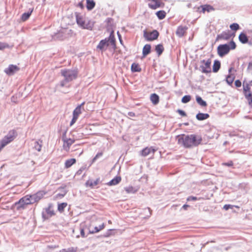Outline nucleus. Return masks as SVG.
<instances>
[{
  "label": "nucleus",
  "mask_w": 252,
  "mask_h": 252,
  "mask_svg": "<svg viewBox=\"0 0 252 252\" xmlns=\"http://www.w3.org/2000/svg\"><path fill=\"white\" fill-rule=\"evenodd\" d=\"M178 143L185 148H192L200 145L202 142V138L200 135L191 134H182L176 137Z\"/></svg>",
  "instance_id": "1"
},
{
  "label": "nucleus",
  "mask_w": 252,
  "mask_h": 252,
  "mask_svg": "<svg viewBox=\"0 0 252 252\" xmlns=\"http://www.w3.org/2000/svg\"><path fill=\"white\" fill-rule=\"evenodd\" d=\"M109 44L112 46L114 49L116 48V40L112 33L110 34L108 38L100 40L96 46V49L100 50L101 52H103L106 50Z\"/></svg>",
  "instance_id": "2"
},
{
  "label": "nucleus",
  "mask_w": 252,
  "mask_h": 252,
  "mask_svg": "<svg viewBox=\"0 0 252 252\" xmlns=\"http://www.w3.org/2000/svg\"><path fill=\"white\" fill-rule=\"evenodd\" d=\"M236 47L235 43L231 41L229 44H224L220 45L217 48V52L219 56L223 57L227 54L230 50L235 49Z\"/></svg>",
  "instance_id": "3"
},
{
  "label": "nucleus",
  "mask_w": 252,
  "mask_h": 252,
  "mask_svg": "<svg viewBox=\"0 0 252 252\" xmlns=\"http://www.w3.org/2000/svg\"><path fill=\"white\" fill-rule=\"evenodd\" d=\"M243 92L249 105L252 107V84L251 82H243Z\"/></svg>",
  "instance_id": "4"
},
{
  "label": "nucleus",
  "mask_w": 252,
  "mask_h": 252,
  "mask_svg": "<svg viewBox=\"0 0 252 252\" xmlns=\"http://www.w3.org/2000/svg\"><path fill=\"white\" fill-rule=\"evenodd\" d=\"M17 136V132L15 130H10L7 135L0 141V152L8 144L13 141Z\"/></svg>",
  "instance_id": "5"
},
{
  "label": "nucleus",
  "mask_w": 252,
  "mask_h": 252,
  "mask_svg": "<svg viewBox=\"0 0 252 252\" xmlns=\"http://www.w3.org/2000/svg\"><path fill=\"white\" fill-rule=\"evenodd\" d=\"M76 22L77 24L84 29L92 30L94 24L89 20L85 19L83 16L77 14L76 16Z\"/></svg>",
  "instance_id": "6"
},
{
  "label": "nucleus",
  "mask_w": 252,
  "mask_h": 252,
  "mask_svg": "<svg viewBox=\"0 0 252 252\" xmlns=\"http://www.w3.org/2000/svg\"><path fill=\"white\" fill-rule=\"evenodd\" d=\"M61 74L66 82H70L77 78L78 71L77 70L65 69L61 70Z\"/></svg>",
  "instance_id": "7"
},
{
  "label": "nucleus",
  "mask_w": 252,
  "mask_h": 252,
  "mask_svg": "<svg viewBox=\"0 0 252 252\" xmlns=\"http://www.w3.org/2000/svg\"><path fill=\"white\" fill-rule=\"evenodd\" d=\"M33 204L31 195H27L21 198L15 205H19L18 209L24 208L26 206Z\"/></svg>",
  "instance_id": "8"
},
{
  "label": "nucleus",
  "mask_w": 252,
  "mask_h": 252,
  "mask_svg": "<svg viewBox=\"0 0 252 252\" xmlns=\"http://www.w3.org/2000/svg\"><path fill=\"white\" fill-rule=\"evenodd\" d=\"M200 63V68L202 72L209 73L211 72V60L210 59H208L207 60H203L201 61Z\"/></svg>",
  "instance_id": "9"
},
{
  "label": "nucleus",
  "mask_w": 252,
  "mask_h": 252,
  "mask_svg": "<svg viewBox=\"0 0 252 252\" xmlns=\"http://www.w3.org/2000/svg\"><path fill=\"white\" fill-rule=\"evenodd\" d=\"M143 36L147 41H153L158 39L159 36V32L157 30L152 32L144 31Z\"/></svg>",
  "instance_id": "10"
},
{
  "label": "nucleus",
  "mask_w": 252,
  "mask_h": 252,
  "mask_svg": "<svg viewBox=\"0 0 252 252\" xmlns=\"http://www.w3.org/2000/svg\"><path fill=\"white\" fill-rule=\"evenodd\" d=\"M85 103V102H83L74 110L73 112V118L70 122V126H72L76 122L79 115L82 113L81 108L83 107Z\"/></svg>",
  "instance_id": "11"
},
{
  "label": "nucleus",
  "mask_w": 252,
  "mask_h": 252,
  "mask_svg": "<svg viewBox=\"0 0 252 252\" xmlns=\"http://www.w3.org/2000/svg\"><path fill=\"white\" fill-rule=\"evenodd\" d=\"M149 7L152 9H156L158 8L163 7L164 3L161 0H149Z\"/></svg>",
  "instance_id": "12"
},
{
  "label": "nucleus",
  "mask_w": 252,
  "mask_h": 252,
  "mask_svg": "<svg viewBox=\"0 0 252 252\" xmlns=\"http://www.w3.org/2000/svg\"><path fill=\"white\" fill-rule=\"evenodd\" d=\"M20 68L16 65L10 64L9 66L4 69V72L8 75H13L16 72L19 71Z\"/></svg>",
  "instance_id": "13"
},
{
  "label": "nucleus",
  "mask_w": 252,
  "mask_h": 252,
  "mask_svg": "<svg viewBox=\"0 0 252 252\" xmlns=\"http://www.w3.org/2000/svg\"><path fill=\"white\" fill-rule=\"evenodd\" d=\"M198 11L200 13H205L206 12H210L211 11H214L215 8L211 5L209 4H204L198 7Z\"/></svg>",
  "instance_id": "14"
},
{
  "label": "nucleus",
  "mask_w": 252,
  "mask_h": 252,
  "mask_svg": "<svg viewBox=\"0 0 252 252\" xmlns=\"http://www.w3.org/2000/svg\"><path fill=\"white\" fill-rule=\"evenodd\" d=\"M63 149L66 151H69L71 145L75 142V140L74 139L66 138L64 136L63 138Z\"/></svg>",
  "instance_id": "15"
},
{
  "label": "nucleus",
  "mask_w": 252,
  "mask_h": 252,
  "mask_svg": "<svg viewBox=\"0 0 252 252\" xmlns=\"http://www.w3.org/2000/svg\"><path fill=\"white\" fill-rule=\"evenodd\" d=\"M46 192L44 191L41 190L37 192L36 193L31 195L32 201L33 203L38 202L41 199L43 196L46 194Z\"/></svg>",
  "instance_id": "16"
},
{
  "label": "nucleus",
  "mask_w": 252,
  "mask_h": 252,
  "mask_svg": "<svg viewBox=\"0 0 252 252\" xmlns=\"http://www.w3.org/2000/svg\"><path fill=\"white\" fill-rule=\"evenodd\" d=\"M156 151V150L153 148L152 147H147L143 149L141 151V155L143 157H146L148 156L149 155L152 154H154L155 152Z\"/></svg>",
  "instance_id": "17"
},
{
  "label": "nucleus",
  "mask_w": 252,
  "mask_h": 252,
  "mask_svg": "<svg viewBox=\"0 0 252 252\" xmlns=\"http://www.w3.org/2000/svg\"><path fill=\"white\" fill-rule=\"evenodd\" d=\"M99 178H97L95 180L89 179L86 182L85 186L86 187H89L91 189H93L98 184V183H99Z\"/></svg>",
  "instance_id": "18"
},
{
  "label": "nucleus",
  "mask_w": 252,
  "mask_h": 252,
  "mask_svg": "<svg viewBox=\"0 0 252 252\" xmlns=\"http://www.w3.org/2000/svg\"><path fill=\"white\" fill-rule=\"evenodd\" d=\"M187 29L188 28L187 27H178L176 32V35L180 37L183 36L186 33Z\"/></svg>",
  "instance_id": "19"
},
{
  "label": "nucleus",
  "mask_w": 252,
  "mask_h": 252,
  "mask_svg": "<svg viewBox=\"0 0 252 252\" xmlns=\"http://www.w3.org/2000/svg\"><path fill=\"white\" fill-rule=\"evenodd\" d=\"M232 69V67L229 68V74L227 76L226 78V81L229 85H231L235 78V76L234 74L231 73Z\"/></svg>",
  "instance_id": "20"
},
{
  "label": "nucleus",
  "mask_w": 252,
  "mask_h": 252,
  "mask_svg": "<svg viewBox=\"0 0 252 252\" xmlns=\"http://www.w3.org/2000/svg\"><path fill=\"white\" fill-rule=\"evenodd\" d=\"M231 36V34L229 31L223 32L217 36L218 39H229Z\"/></svg>",
  "instance_id": "21"
},
{
  "label": "nucleus",
  "mask_w": 252,
  "mask_h": 252,
  "mask_svg": "<svg viewBox=\"0 0 252 252\" xmlns=\"http://www.w3.org/2000/svg\"><path fill=\"white\" fill-rule=\"evenodd\" d=\"M76 162L75 158H70L65 160L64 162V167L65 168H69L73 164H75Z\"/></svg>",
  "instance_id": "22"
},
{
  "label": "nucleus",
  "mask_w": 252,
  "mask_h": 252,
  "mask_svg": "<svg viewBox=\"0 0 252 252\" xmlns=\"http://www.w3.org/2000/svg\"><path fill=\"white\" fill-rule=\"evenodd\" d=\"M150 100L153 104L157 105L159 101V96L156 94H153L150 96Z\"/></svg>",
  "instance_id": "23"
},
{
  "label": "nucleus",
  "mask_w": 252,
  "mask_h": 252,
  "mask_svg": "<svg viewBox=\"0 0 252 252\" xmlns=\"http://www.w3.org/2000/svg\"><path fill=\"white\" fill-rule=\"evenodd\" d=\"M209 116L208 114L199 113L196 115V118L199 121H203L208 119Z\"/></svg>",
  "instance_id": "24"
},
{
  "label": "nucleus",
  "mask_w": 252,
  "mask_h": 252,
  "mask_svg": "<svg viewBox=\"0 0 252 252\" xmlns=\"http://www.w3.org/2000/svg\"><path fill=\"white\" fill-rule=\"evenodd\" d=\"M151 49V46L150 44H146L143 48L142 51V54L143 56L145 57L147 55L150 53Z\"/></svg>",
  "instance_id": "25"
},
{
  "label": "nucleus",
  "mask_w": 252,
  "mask_h": 252,
  "mask_svg": "<svg viewBox=\"0 0 252 252\" xmlns=\"http://www.w3.org/2000/svg\"><path fill=\"white\" fill-rule=\"evenodd\" d=\"M121 181V177L120 176H116L112 180H111L108 184L109 186H114L119 184Z\"/></svg>",
  "instance_id": "26"
},
{
  "label": "nucleus",
  "mask_w": 252,
  "mask_h": 252,
  "mask_svg": "<svg viewBox=\"0 0 252 252\" xmlns=\"http://www.w3.org/2000/svg\"><path fill=\"white\" fill-rule=\"evenodd\" d=\"M239 39L240 41L243 44H245L248 42V36L245 33L243 32H242L240 34L239 36Z\"/></svg>",
  "instance_id": "27"
},
{
  "label": "nucleus",
  "mask_w": 252,
  "mask_h": 252,
  "mask_svg": "<svg viewBox=\"0 0 252 252\" xmlns=\"http://www.w3.org/2000/svg\"><path fill=\"white\" fill-rule=\"evenodd\" d=\"M164 50V47L162 44H159L156 46L155 51L157 53L158 56H160Z\"/></svg>",
  "instance_id": "28"
},
{
  "label": "nucleus",
  "mask_w": 252,
  "mask_h": 252,
  "mask_svg": "<svg viewBox=\"0 0 252 252\" xmlns=\"http://www.w3.org/2000/svg\"><path fill=\"white\" fill-rule=\"evenodd\" d=\"M95 3L93 0H87V8L89 10H92L95 6Z\"/></svg>",
  "instance_id": "29"
},
{
  "label": "nucleus",
  "mask_w": 252,
  "mask_h": 252,
  "mask_svg": "<svg viewBox=\"0 0 252 252\" xmlns=\"http://www.w3.org/2000/svg\"><path fill=\"white\" fill-rule=\"evenodd\" d=\"M13 46V45H10L6 42L0 41V50H3L5 49L11 48Z\"/></svg>",
  "instance_id": "30"
},
{
  "label": "nucleus",
  "mask_w": 252,
  "mask_h": 252,
  "mask_svg": "<svg viewBox=\"0 0 252 252\" xmlns=\"http://www.w3.org/2000/svg\"><path fill=\"white\" fill-rule=\"evenodd\" d=\"M220 63L218 61H215L214 62L213 66V71L214 72H217L220 69Z\"/></svg>",
  "instance_id": "31"
},
{
  "label": "nucleus",
  "mask_w": 252,
  "mask_h": 252,
  "mask_svg": "<svg viewBox=\"0 0 252 252\" xmlns=\"http://www.w3.org/2000/svg\"><path fill=\"white\" fill-rule=\"evenodd\" d=\"M125 190L127 193H134L137 191V189L132 186L126 187Z\"/></svg>",
  "instance_id": "32"
},
{
  "label": "nucleus",
  "mask_w": 252,
  "mask_h": 252,
  "mask_svg": "<svg viewBox=\"0 0 252 252\" xmlns=\"http://www.w3.org/2000/svg\"><path fill=\"white\" fill-rule=\"evenodd\" d=\"M131 69L132 72H140L141 70L139 65L136 63L132 64Z\"/></svg>",
  "instance_id": "33"
},
{
  "label": "nucleus",
  "mask_w": 252,
  "mask_h": 252,
  "mask_svg": "<svg viewBox=\"0 0 252 252\" xmlns=\"http://www.w3.org/2000/svg\"><path fill=\"white\" fill-rule=\"evenodd\" d=\"M166 13L164 10H160L156 12V15L160 20L164 19L166 16Z\"/></svg>",
  "instance_id": "34"
},
{
  "label": "nucleus",
  "mask_w": 252,
  "mask_h": 252,
  "mask_svg": "<svg viewBox=\"0 0 252 252\" xmlns=\"http://www.w3.org/2000/svg\"><path fill=\"white\" fill-rule=\"evenodd\" d=\"M196 100L197 102L201 106L205 107L207 106V103L204 101L202 98L199 96H196Z\"/></svg>",
  "instance_id": "35"
},
{
  "label": "nucleus",
  "mask_w": 252,
  "mask_h": 252,
  "mask_svg": "<svg viewBox=\"0 0 252 252\" xmlns=\"http://www.w3.org/2000/svg\"><path fill=\"white\" fill-rule=\"evenodd\" d=\"M46 213L50 216H53L55 215L52 205H50L46 210Z\"/></svg>",
  "instance_id": "36"
},
{
  "label": "nucleus",
  "mask_w": 252,
  "mask_h": 252,
  "mask_svg": "<svg viewBox=\"0 0 252 252\" xmlns=\"http://www.w3.org/2000/svg\"><path fill=\"white\" fill-rule=\"evenodd\" d=\"M67 205V203L65 202L58 204V210L61 213L63 212L64 211V208L66 207Z\"/></svg>",
  "instance_id": "37"
},
{
  "label": "nucleus",
  "mask_w": 252,
  "mask_h": 252,
  "mask_svg": "<svg viewBox=\"0 0 252 252\" xmlns=\"http://www.w3.org/2000/svg\"><path fill=\"white\" fill-rule=\"evenodd\" d=\"M104 228V224L103 223L101 225H100L98 227H95L94 230L90 231L91 233H94L99 232L102 230Z\"/></svg>",
  "instance_id": "38"
},
{
  "label": "nucleus",
  "mask_w": 252,
  "mask_h": 252,
  "mask_svg": "<svg viewBox=\"0 0 252 252\" xmlns=\"http://www.w3.org/2000/svg\"><path fill=\"white\" fill-rule=\"evenodd\" d=\"M32 10H31L30 12H27V13H24L22 14V21H26L27 20H28L29 19V18L30 17V16H31L32 13Z\"/></svg>",
  "instance_id": "39"
},
{
  "label": "nucleus",
  "mask_w": 252,
  "mask_h": 252,
  "mask_svg": "<svg viewBox=\"0 0 252 252\" xmlns=\"http://www.w3.org/2000/svg\"><path fill=\"white\" fill-rule=\"evenodd\" d=\"M191 99V96L189 95H187L183 96L182 98V102L184 103L189 102Z\"/></svg>",
  "instance_id": "40"
},
{
  "label": "nucleus",
  "mask_w": 252,
  "mask_h": 252,
  "mask_svg": "<svg viewBox=\"0 0 252 252\" xmlns=\"http://www.w3.org/2000/svg\"><path fill=\"white\" fill-rule=\"evenodd\" d=\"M230 28L232 30L236 31L239 29V26L237 23H233L230 26Z\"/></svg>",
  "instance_id": "41"
},
{
  "label": "nucleus",
  "mask_w": 252,
  "mask_h": 252,
  "mask_svg": "<svg viewBox=\"0 0 252 252\" xmlns=\"http://www.w3.org/2000/svg\"><path fill=\"white\" fill-rule=\"evenodd\" d=\"M103 155V152H99L93 158L92 160V162H94L95 161V160L99 158V157H101Z\"/></svg>",
  "instance_id": "42"
},
{
  "label": "nucleus",
  "mask_w": 252,
  "mask_h": 252,
  "mask_svg": "<svg viewBox=\"0 0 252 252\" xmlns=\"http://www.w3.org/2000/svg\"><path fill=\"white\" fill-rule=\"evenodd\" d=\"M42 145L41 144H39L38 141H36L35 143L34 147L38 151H40L41 149Z\"/></svg>",
  "instance_id": "43"
},
{
  "label": "nucleus",
  "mask_w": 252,
  "mask_h": 252,
  "mask_svg": "<svg viewBox=\"0 0 252 252\" xmlns=\"http://www.w3.org/2000/svg\"><path fill=\"white\" fill-rule=\"evenodd\" d=\"M223 165L227 166H232L233 165V162L232 161H229L228 162H224L222 164Z\"/></svg>",
  "instance_id": "44"
},
{
  "label": "nucleus",
  "mask_w": 252,
  "mask_h": 252,
  "mask_svg": "<svg viewBox=\"0 0 252 252\" xmlns=\"http://www.w3.org/2000/svg\"><path fill=\"white\" fill-rule=\"evenodd\" d=\"M235 85L236 87H240L242 85L241 82L239 80H237L235 81Z\"/></svg>",
  "instance_id": "45"
},
{
  "label": "nucleus",
  "mask_w": 252,
  "mask_h": 252,
  "mask_svg": "<svg viewBox=\"0 0 252 252\" xmlns=\"http://www.w3.org/2000/svg\"><path fill=\"white\" fill-rule=\"evenodd\" d=\"M187 200L188 201H191V200L196 201L197 200V198L196 197L190 196H189V197H188Z\"/></svg>",
  "instance_id": "46"
},
{
  "label": "nucleus",
  "mask_w": 252,
  "mask_h": 252,
  "mask_svg": "<svg viewBox=\"0 0 252 252\" xmlns=\"http://www.w3.org/2000/svg\"><path fill=\"white\" fill-rule=\"evenodd\" d=\"M233 206L229 204H225L223 206V209L225 210H227L229 209H232L233 208Z\"/></svg>",
  "instance_id": "47"
},
{
  "label": "nucleus",
  "mask_w": 252,
  "mask_h": 252,
  "mask_svg": "<svg viewBox=\"0 0 252 252\" xmlns=\"http://www.w3.org/2000/svg\"><path fill=\"white\" fill-rule=\"evenodd\" d=\"M177 112L181 116H186V113L184 111H183L182 110H178Z\"/></svg>",
  "instance_id": "48"
},
{
  "label": "nucleus",
  "mask_w": 252,
  "mask_h": 252,
  "mask_svg": "<svg viewBox=\"0 0 252 252\" xmlns=\"http://www.w3.org/2000/svg\"><path fill=\"white\" fill-rule=\"evenodd\" d=\"M67 252H76V250L73 247L66 249Z\"/></svg>",
  "instance_id": "49"
},
{
  "label": "nucleus",
  "mask_w": 252,
  "mask_h": 252,
  "mask_svg": "<svg viewBox=\"0 0 252 252\" xmlns=\"http://www.w3.org/2000/svg\"><path fill=\"white\" fill-rule=\"evenodd\" d=\"M67 82L65 79L64 80H63L60 83V86L62 87H63L65 86V83Z\"/></svg>",
  "instance_id": "50"
},
{
  "label": "nucleus",
  "mask_w": 252,
  "mask_h": 252,
  "mask_svg": "<svg viewBox=\"0 0 252 252\" xmlns=\"http://www.w3.org/2000/svg\"><path fill=\"white\" fill-rule=\"evenodd\" d=\"M128 115L129 117H134L135 116V114L133 112H129L128 113Z\"/></svg>",
  "instance_id": "51"
},
{
  "label": "nucleus",
  "mask_w": 252,
  "mask_h": 252,
  "mask_svg": "<svg viewBox=\"0 0 252 252\" xmlns=\"http://www.w3.org/2000/svg\"><path fill=\"white\" fill-rule=\"evenodd\" d=\"M63 196H64V195L59 193V194L56 195V198L57 199V198H62Z\"/></svg>",
  "instance_id": "52"
},
{
  "label": "nucleus",
  "mask_w": 252,
  "mask_h": 252,
  "mask_svg": "<svg viewBox=\"0 0 252 252\" xmlns=\"http://www.w3.org/2000/svg\"><path fill=\"white\" fill-rule=\"evenodd\" d=\"M78 5L82 9L84 8V5L82 2H79Z\"/></svg>",
  "instance_id": "53"
},
{
  "label": "nucleus",
  "mask_w": 252,
  "mask_h": 252,
  "mask_svg": "<svg viewBox=\"0 0 252 252\" xmlns=\"http://www.w3.org/2000/svg\"><path fill=\"white\" fill-rule=\"evenodd\" d=\"M248 69L250 70H252V63H250L248 65Z\"/></svg>",
  "instance_id": "54"
},
{
  "label": "nucleus",
  "mask_w": 252,
  "mask_h": 252,
  "mask_svg": "<svg viewBox=\"0 0 252 252\" xmlns=\"http://www.w3.org/2000/svg\"><path fill=\"white\" fill-rule=\"evenodd\" d=\"M81 236L83 237H84L85 236V232H84V231L83 229H81Z\"/></svg>",
  "instance_id": "55"
},
{
  "label": "nucleus",
  "mask_w": 252,
  "mask_h": 252,
  "mask_svg": "<svg viewBox=\"0 0 252 252\" xmlns=\"http://www.w3.org/2000/svg\"><path fill=\"white\" fill-rule=\"evenodd\" d=\"M189 207V205L185 204L183 206V208L185 210H187V208Z\"/></svg>",
  "instance_id": "56"
},
{
  "label": "nucleus",
  "mask_w": 252,
  "mask_h": 252,
  "mask_svg": "<svg viewBox=\"0 0 252 252\" xmlns=\"http://www.w3.org/2000/svg\"><path fill=\"white\" fill-rule=\"evenodd\" d=\"M144 211H148V212H150V213H149V214H150V215H149V216H150L151 215V213L150 212V209L149 208H145V209H144Z\"/></svg>",
  "instance_id": "57"
},
{
  "label": "nucleus",
  "mask_w": 252,
  "mask_h": 252,
  "mask_svg": "<svg viewBox=\"0 0 252 252\" xmlns=\"http://www.w3.org/2000/svg\"><path fill=\"white\" fill-rule=\"evenodd\" d=\"M60 252H67L66 249H63L61 250Z\"/></svg>",
  "instance_id": "58"
}]
</instances>
